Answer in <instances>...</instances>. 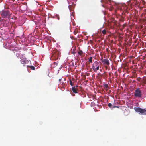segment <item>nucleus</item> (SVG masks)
<instances>
[{"label": "nucleus", "mask_w": 146, "mask_h": 146, "mask_svg": "<svg viewBox=\"0 0 146 146\" xmlns=\"http://www.w3.org/2000/svg\"><path fill=\"white\" fill-rule=\"evenodd\" d=\"M1 15L2 18H6L10 17L11 14L8 10H3L1 11Z\"/></svg>", "instance_id": "f257e3e1"}, {"label": "nucleus", "mask_w": 146, "mask_h": 146, "mask_svg": "<svg viewBox=\"0 0 146 146\" xmlns=\"http://www.w3.org/2000/svg\"><path fill=\"white\" fill-rule=\"evenodd\" d=\"M134 110L136 112H140L143 115H146V110L140 107H135Z\"/></svg>", "instance_id": "f03ea898"}, {"label": "nucleus", "mask_w": 146, "mask_h": 146, "mask_svg": "<svg viewBox=\"0 0 146 146\" xmlns=\"http://www.w3.org/2000/svg\"><path fill=\"white\" fill-rule=\"evenodd\" d=\"M134 94L135 97H141L142 96V92L140 88L137 89L134 91Z\"/></svg>", "instance_id": "7ed1b4c3"}, {"label": "nucleus", "mask_w": 146, "mask_h": 146, "mask_svg": "<svg viewBox=\"0 0 146 146\" xmlns=\"http://www.w3.org/2000/svg\"><path fill=\"white\" fill-rule=\"evenodd\" d=\"M99 65L98 62L97 61H95L93 64L92 68L94 71L96 72L99 69Z\"/></svg>", "instance_id": "20e7f679"}, {"label": "nucleus", "mask_w": 146, "mask_h": 146, "mask_svg": "<svg viewBox=\"0 0 146 146\" xmlns=\"http://www.w3.org/2000/svg\"><path fill=\"white\" fill-rule=\"evenodd\" d=\"M20 58L21 59V63L24 66H25L26 64L28 63L29 61L25 58L23 57L22 58Z\"/></svg>", "instance_id": "39448f33"}, {"label": "nucleus", "mask_w": 146, "mask_h": 146, "mask_svg": "<svg viewBox=\"0 0 146 146\" xmlns=\"http://www.w3.org/2000/svg\"><path fill=\"white\" fill-rule=\"evenodd\" d=\"M101 60L104 65L109 66L110 64L109 61L107 59H103L102 58L101 59Z\"/></svg>", "instance_id": "423d86ee"}, {"label": "nucleus", "mask_w": 146, "mask_h": 146, "mask_svg": "<svg viewBox=\"0 0 146 146\" xmlns=\"http://www.w3.org/2000/svg\"><path fill=\"white\" fill-rule=\"evenodd\" d=\"M78 89L75 88V86H74L72 88V92L76 93H78Z\"/></svg>", "instance_id": "0eeeda50"}, {"label": "nucleus", "mask_w": 146, "mask_h": 146, "mask_svg": "<svg viewBox=\"0 0 146 146\" xmlns=\"http://www.w3.org/2000/svg\"><path fill=\"white\" fill-rule=\"evenodd\" d=\"M108 106L110 108H119L118 106H114L113 105H112L111 104V103H109L108 104Z\"/></svg>", "instance_id": "6e6552de"}, {"label": "nucleus", "mask_w": 146, "mask_h": 146, "mask_svg": "<svg viewBox=\"0 0 146 146\" xmlns=\"http://www.w3.org/2000/svg\"><path fill=\"white\" fill-rule=\"evenodd\" d=\"M30 68L31 70H35V69L34 67L33 66H27V68Z\"/></svg>", "instance_id": "1a4fd4ad"}, {"label": "nucleus", "mask_w": 146, "mask_h": 146, "mask_svg": "<svg viewBox=\"0 0 146 146\" xmlns=\"http://www.w3.org/2000/svg\"><path fill=\"white\" fill-rule=\"evenodd\" d=\"M94 102H92V106H94L96 105V103L97 102V101L96 100H94Z\"/></svg>", "instance_id": "9d476101"}, {"label": "nucleus", "mask_w": 146, "mask_h": 146, "mask_svg": "<svg viewBox=\"0 0 146 146\" xmlns=\"http://www.w3.org/2000/svg\"><path fill=\"white\" fill-rule=\"evenodd\" d=\"M83 51L80 50L78 52V54L80 56H81L83 54Z\"/></svg>", "instance_id": "9b49d317"}, {"label": "nucleus", "mask_w": 146, "mask_h": 146, "mask_svg": "<svg viewBox=\"0 0 146 146\" xmlns=\"http://www.w3.org/2000/svg\"><path fill=\"white\" fill-rule=\"evenodd\" d=\"M105 88V89L107 91V90L108 89V86L107 84H105L104 85Z\"/></svg>", "instance_id": "f8f14e48"}, {"label": "nucleus", "mask_w": 146, "mask_h": 146, "mask_svg": "<svg viewBox=\"0 0 146 146\" xmlns=\"http://www.w3.org/2000/svg\"><path fill=\"white\" fill-rule=\"evenodd\" d=\"M102 32L103 34L105 35L106 33V31L105 29L103 30L102 31Z\"/></svg>", "instance_id": "ddd939ff"}, {"label": "nucleus", "mask_w": 146, "mask_h": 146, "mask_svg": "<svg viewBox=\"0 0 146 146\" xmlns=\"http://www.w3.org/2000/svg\"><path fill=\"white\" fill-rule=\"evenodd\" d=\"M70 85L72 86H73V83H72V80H70Z\"/></svg>", "instance_id": "4468645a"}, {"label": "nucleus", "mask_w": 146, "mask_h": 146, "mask_svg": "<svg viewBox=\"0 0 146 146\" xmlns=\"http://www.w3.org/2000/svg\"><path fill=\"white\" fill-rule=\"evenodd\" d=\"M11 19H13L16 20L17 19V18L13 16L12 17Z\"/></svg>", "instance_id": "2eb2a0df"}, {"label": "nucleus", "mask_w": 146, "mask_h": 146, "mask_svg": "<svg viewBox=\"0 0 146 146\" xmlns=\"http://www.w3.org/2000/svg\"><path fill=\"white\" fill-rule=\"evenodd\" d=\"M89 60V62H91V57H90Z\"/></svg>", "instance_id": "dca6fc26"}, {"label": "nucleus", "mask_w": 146, "mask_h": 146, "mask_svg": "<svg viewBox=\"0 0 146 146\" xmlns=\"http://www.w3.org/2000/svg\"><path fill=\"white\" fill-rule=\"evenodd\" d=\"M62 79V78H60L59 79V83L60 84L61 83V81Z\"/></svg>", "instance_id": "f3484780"}, {"label": "nucleus", "mask_w": 146, "mask_h": 146, "mask_svg": "<svg viewBox=\"0 0 146 146\" xmlns=\"http://www.w3.org/2000/svg\"><path fill=\"white\" fill-rule=\"evenodd\" d=\"M54 64L55 65H57V64H58V62H55L54 63Z\"/></svg>", "instance_id": "a211bd4d"}, {"label": "nucleus", "mask_w": 146, "mask_h": 146, "mask_svg": "<svg viewBox=\"0 0 146 146\" xmlns=\"http://www.w3.org/2000/svg\"><path fill=\"white\" fill-rule=\"evenodd\" d=\"M88 43H90V44H91V40H90L88 42Z\"/></svg>", "instance_id": "6ab92c4d"}, {"label": "nucleus", "mask_w": 146, "mask_h": 146, "mask_svg": "<svg viewBox=\"0 0 146 146\" xmlns=\"http://www.w3.org/2000/svg\"><path fill=\"white\" fill-rule=\"evenodd\" d=\"M92 98L93 99H95V97L94 96H92Z\"/></svg>", "instance_id": "aec40b11"}, {"label": "nucleus", "mask_w": 146, "mask_h": 146, "mask_svg": "<svg viewBox=\"0 0 146 146\" xmlns=\"http://www.w3.org/2000/svg\"><path fill=\"white\" fill-rule=\"evenodd\" d=\"M92 54H93L94 53V51H93V50H92Z\"/></svg>", "instance_id": "412c9836"}, {"label": "nucleus", "mask_w": 146, "mask_h": 146, "mask_svg": "<svg viewBox=\"0 0 146 146\" xmlns=\"http://www.w3.org/2000/svg\"><path fill=\"white\" fill-rule=\"evenodd\" d=\"M76 33H76V31H74V33L75 34H76Z\"/></svg>", "instance_id": "4be33fe9"}, {"label": "nucleus", "mask_w": 146, "mask_h": 146, "mask_svg": "<svg viewBox=\"0 0 146 146\" xmlns=\"http://www.w3.org/2000/svg\"><path fill=\"white\" fill-rule=\"evenodd\" d=\"M78 86H76L75 88H77Z\"/></svg>", "instance_id": "5701e85b"}, {"label": "nucleus", "mask_w": 146, "mask_h": 146, "mask_svg": "<svg viewBox=\"0 0 146 146\" xmlns=\"http://www.w3.org/2000/svg\"><path fill=\"white\" fill-rule=\"evenodd\" d=\"M102 6L103 7H104V5H102Z\"/></svg>", "instance_id": "b1692460"}]
</instances>
